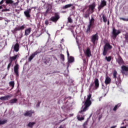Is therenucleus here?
I'll return each mask as SVG.
<instances>
[{
    "instance_id": "f257e3e1",
    "label": "nucleus",
    "mask_w": 128,
    "mask_h": 128,
    "mask_svg": "<svg viewBox=\"0 0 128 128\" xmlns=\"http://www.w3.org/2000/svg\"><path fill=\"white\" fill-rule=\"evenodd\" d=\"M60 18V13L58 12H54V16L50 17V20L52 22H54V24H56Z\"/></svg>"
},
{
    "instance_id": "f03ea898",
    "label": "nucleus",
    "mask_w": 128,
    "mask_h": 128,
    "mask_svg": "<svg viewBox=\"0 0 128 128\" xmlns=\"http://www.w3.org/2000/svg\"><path fill=\"white\" fill-rule=\"evenodd\" d=\"M91 104H92L91 100H86V101L84 102V108H83V110H82L80 112L81 114H82L83 112H86V110H88V108H90V106Z\"/></svg>"
},
{
    "instance_id": "7ed1b4c3",
    "label": "nucleus",
    "mask_w": 128,
    "mask_h": 128,
    "mask_svg": "<svg viewBox=\"0 0 128 128\" xmlns=\"http://www.w3.org/2000/svg\"><path fill=\"white\" fill-rule=\"evenodd\" d=\"M112 46L109 44V43H106L104 48V50L102 52L103 56H106V54H108V51L112 49Z\"/></svg>"
},
{
    "instance_id": "20e7f679",
    "label": "nucleus",
    "mask_w": 128,
    "mask_h": 128,
    "mask_svg": "<svg viewBox=\"0 0 128 128\" xmlns=\"http://www.w3.org/2000/svg\"><path fill=\"white\" fill-rule=\"evenodd\" d=\"M120 30H116V28H113L112 30V38L113 40H116V36L120 34Z\"/></svg>"
},
{
    "instance_id": "39448f33",
    "label": "nucleus",
    "mask_w": 128,
    "mask_h": 128,
    "mask_svg": "<svg viewBox=\"0 0 128 128\" xmlns=\"http://www.w3.org/2000/svg\"><path fill=\"white\" fill-rule=\"evenodd\" d=\"M98 40V32L92 36L91 42H92L93 44H96V41Z\"/></svg>"
},
{
    "instance_id": "423d86ee",
    "label": "nucleus",
    "mask_w": 128,
    "mask_h": 128,
    "mask_svg": "<svg viewBox=\"0 0 128 128\" xmlns=\"http://www.w3.org/2000/svg\"><path fill=\"white\" fill-rule=\"evenodd\" d=\"M94 88L93 90H96L98 88H100V82L98 81V78H95L94 80Z\"/></svg>"
},
{
    "instance_id": "0eeeda50",
    "label": "nucleus",
    "mask_w": 128,
    "mask_h": 128,
    "mask_svg": "<svg viewBox=\"0 0 128 128\" xmlns=\"http://www.w3.org/2000/svg\"><path fill=\"white\" fill-rule=\"evenodd\" d=\"M106 6V1L105 0H102L100 5L98 8V11L100 12V10L103 8H104Z\"/></svg>"
},
{
    "instance_id": "6e6552de",
    "label": "nucleus",
    "mask_w": 128,
    "mask_h": 128,
    "mask_svg": "<svg viewBox=\"0 0 128 128\" xmlns=\"http://www.w3.org/2000/svg\"><path fill=\"white\" fill-rule=\"evenodd\" d=\"M24 25H22V26H18L14 30L12 33L16 34L18 30H24Z\"/></svg>"
},
{
    "instance_id": "1a4fd4ad",
    "label": "nucleus",
    "mask_w": 128,
    "mask_h": 128,
    "mask_svg": "<svg viewBox=\"0 0 128 128\" xmlns=\"http://www.w3.org/2000/svg\"><path fill=\"white\" fill-rule=\"evenodd\" d=\"M18 70H20L18 64H16L14 66V72L16 76H20V74H18Z\"/></svg>"
},
{
    "instance_id": "9d476101",
    "label": "nucleus",
    "mask_w": 128,
    "mask_h": 128,
    "mask_svg": "<svg viewBox=\"0 0 128 128\" xmlns=\"http://www.w3.org/2000/svg\"><path fill=\"white\" fill-rule=\"evenodd\" d=\"M122 68V74H124L125 76H126L128 74V73H126V72H128V67L126 66H123L121 68Z\"/></svg>"
},
{
    "instance_id": "9b49d317",
    "label": "nucleus",
    "mask_w": 128,
    "mask_h": 128,
    "mask_svg": "<svg viewBox=\"0 0 128 128\" xmlns=\"http://www.w3.org/2000/svg\"><path fill=\"white\" fill-rule=\"evenodd\" d=\"M32 114H34V111L32 110H28L24 113V116H29L30 118H32Z\"/></svg>"
},
{
    "instance_id": "f8f14e48",
    "label": "nucleus",
    "mask_w": 128,
    "mask_h": 128,
    "mask_svg": "<svg viewBox=\"0 0 128 128\" xmlns=\"http://www.w3.org/2000/svg\"><path fill=\"white\" fill-rule=\"evenodd\" d=\"M87 58H90L92 56V52L90 48H87L86 52H84Z\"/></svg>"
},
{
    "instance_id": "ddd939ff",
    "label": "nucleus",
    "mask_w": 128,
    "mask_h": 128,
    "mask_svg": "<svg viewBox=\"0 0 128 128\" xmlns=\"http://www.w3.org/2000/svg\"><path fill=\"white\" fill-rule=\"evenodd\" d=\"M38 54H40V52H38V51H36L35 52H34L33 54H32V55L29 57L28 61V62H32V58H34V56H36Z\"/></svg>"
},
{
    "instance_id": "4468645a",
    "label": "nucleus",
    "mask_w": 128,
    "mask_h": 128,
    "mask_svg": "<svg viewBox=\"0 0 128 128\" xmlns=\"http://www.w3.org/2000/svg\"><path fill=\"white\" fill-rule=\"evenodd\" d=\"M52 13V7H48L46 12H43L44 16H46L48 14H50Z\"/></svg>"
},
{
    "instance_id": "2eb2a0df",
    "label": "nucleus",
    "mask_w": 128,
    "mask_h": 128,
    "mask_svg": "<svg viewBox=\"0 0 128 128\" xmlns=\"http://www.w3.org/2000/svg\"><path fill=\"white\" fill-rule=\"evenodd\" d=\"M43 62L45 64H50V58L48 56H46L43 58Z\"/></svg>"
},
{
    "instance_id": "dca6fc26",
    "label": "nucleus",
    "mask_w": 128,
    "mask_h": 128,
    "mask_svg": "<svg viewBox=\"0 0 128 128\" xmlns=\"http://www.w3.org/2000/svg\"><path fill=\"white\" fill-rule=\"evenodd\" d=\"M88 8V10H91L92 12H94V10L96 8V3L90 4Z\"/></svg>"
},
{
    "instance_id": "f3484780",
    "label": "nucleus",
    "mask_w": 128,
    "mask_h": 128,
    "mask_svg": "<svg viewBox=\"0 0 128 128\" xmlns=\"http://www.w3.org/2000/svg\"><path fill=\"white\" fill-rule=\"evenodd\" d=\"M94 24H92L90 23H89V24L88 26V28L86 31V34H90V28H94Z\"/></svg>"
},
{
    "instance_id": "a211bd4d",
    "label": "nucleus",
    "mask_w": 128,
    "mask_h": 128,
    "mask_svg": "<svg viewBox=\"0 0 128 128\" xmlns=\"http://www.w3.org/2000/svg\"><path fill=\"white\" fill-rule=\"evenodd\" d=\"M32 12V9H28L27 10L24 12V14H25L26 18H30V12Z\"/></svg>"
},
{
    "instance_id": "6ab92c4d",
    "label": "nucleus",
    "mask_w": 128,
    "mask_h": 128,
    "mask_svg": "<svg viewBox=\"0 0 128 128\" xmlns=\"http://www.w3.org/2000/svg\"><path fill=\"white\" fill-rule=\"evenodd\" d=\"M18 56H20L18 54L15 55L14 56H10V60H9L10 62H14V60H16V58H18Z\"/></svg>"
},
{
    "instance_id": "aec40b11",
    "label": "nucleus",
    "mask_w": 128,
    "mask_h": 128,
    "mask_svg": "<svg viewBox=\"0 0 128 128\" xmlns=\"http://www.w3.org/2000/svg\"><path fill=\"white\" fill-rule=\"evenodd\" d=\"M117 62H118V64L121 66V64H124V60L120 56L118 57V59L117 60Z\"/></svg>"
},
{
    "instance_id": "412c9836",
    "label": "nucleus",
    "mask_w": 128,
    "mask_h": 128,
    "mask_svg": "<svg viewBox=\"0 0 128 128\" xmlns=\"http://www.w3.org/2000/svg\"><path fill=\"white\" fill-rule=\"evenodd\" d=\"M6 3L7 4H12V6H16L18 4V2L14 3V1L12 0H6Z\"/></svg>"
},
{
    "instance_id": "4be33fe9",
    "label": "nucleus",
    "mask_w": 128,
    "mask_h": 128,
    "mask_svg": "<svg viewBox=\"0 0 128 128\" xmlns=\"http://www.w3.org/2000/svg\"><path fill=\"white\" fill-rule=\"evenodd\" d=\"M14 50L18 52L20 50V44L18 43H16L14 47Z\"/></svg>"
},
{
    "instance_id": "5701e85b",
    "label": "nucleus",
    "mask_w": 128,
    "mask_h": 128,
    "mask_svg": "<svg viewBox=\"0 0 128 128\" xmlns=\"http://www.w3.org/2000/svg\"><path fill=\"white\" fill-rule=\"evenodd\" d=\"M112 80L110 79V78L108 76H106V80L104 81V83L106 85L107 84H110V82H111Z\"/></svg>"
},
{
    "instance_id": "b1692460",
    "label": "nucleus",
    "mask_w": 128,
    "mask_h": 128,
    "mask_svg": "<svg viewBox=\"0 0 128 128\" xmlns=\"http://www.w3.org/2000/svg\"><path fill=\"white\" fill-rule=\"evenodd\" d=\"M10 96H12L7 95L4 96L0 97V100H8Z\"/></svg>"
},
{
    "instance_id": "393cba45",
    "label": "nucleus",
    "mask_w": 128,
    "mask_h": 128,
    "mask_svg": "<svg viewBox=\"0 0 128 128\" xmlns=\"http://www.w3.org/2000/svg\"><path fill=\"white\" fill-rule=\"evenodd\" d=\"M30 32H32V28H28L25 30V32H24V36H28L30 34Z\"/></svg>"
},
{
    "instance_id": "a878e982",
    "label": "nucleus",
    "mask_w": 128,
    "mask_h": 128,
    "mask_svg": "<svg viewBox=\"0 0 128 128\" xmlns=\"http://www.w3.org/2000/svg\"><path fill=\"white\" fill-rule=\"evenodd\" d=\"M100 16H100H102V18L104 22H108V19L106 18V16L104 14H102Z\"/></svg>"
},
{
    "instance_id": "bb28decb",
    "label": "nucleus",
    "mask_w": 128,
    "mask_h": 128,
    "mask_svg": "<svg viewBox=\"0 0 128 128\" xmlns=\"http://www.w3.org/2000/svg\"><path fill=\"white\" fill-rule=\"evenodd\" d=\"M8 122V120H1L0 118V126H2V124H6Z\"/></svg>"
},
{
    "instance_id": "cd10ccee",
    "label": "nucleus",
    "mask_w": 128,
    "mask_h": 128,
    "mask_svg": "<svg viewBox=\"0 0 128 128\" xmlns=\"http://www.w3.org/2000/svg\"><path fill=\"white\" fill-rule=\"evenodd\" d=\"M10 86H12L11 89L10 90H12L14 88V81H11L9 82Z\"/></svg>"
},
{
    "instance_id": "c85d7f7f",
    "label": "nucleus",
    "mask_w": 128,
    "mask_h": 128,
    "mask_svg": "<svg viewBox=\"0 0 128 128\" xmlns=\"http://www.w3.org/2000/svg\"><path fill=\"white\" fill-rule=\"evenodd\" d=\"M18 102V99L14 98V99L10 100L9 101L10 104H16Z\"/></svg>"
},
{
    "instance_id": "c756f323",
    "label": "nucleus",
    "mask_w": 128,
    "mask_h": 128,
    "mask_svg": "<svg viewBox=\"0 0 128 128\" xmlns=\"http://www.w3.org/2000/svg\"><path fill=\"white\" fill-rule=\"evenodd\" d=\"M120 106H121V104H117L115 106H114V108H113V110H114V112H116V110L118 109V108H120Z\"/></svg>"
},
{
    "instance_id": "7c9ffc66",
    "label": "nucleus",
    "mask_w": 128,
    "mask_h": 128,
    "mask_svg": "<svg viewBox=\"0 0 128 128\" xmlns=\"http://www.w3.org/2000/svg\"><path fill=\"white\" fill-rule=\"evenodd\" d=\"M36 124V122H30L28 124V126L29 128H32V126H34V125Z\"/></svg>"
},
{
    "instance_id": "2f4dec72",
    "label": "nucleus",
    "mask_w": 128,
    "mask_h": 128,
    "mask_svg": "<svg viewBox=\"0 0 128 128\" xmlns=\"http://www.w3.org/2000/svg\"><path fill=\"white\" fill-rule=\"evenodd\" d=\"M73 6L72 4H66L64 6H63V8L64 9L68 8H70L71 6Z\"/></svg>"
},
{
    "instance_id": "473e14b6",
    "label": "nucleus",
    "mask_w": 128,
    "mask_h": 128,
    "mask_svg": "<svg viewBox=\"0 0 128 128\" xmlns=\"http://www.w3.org/2000/svg\"><path fill=\"white\" fill-rule=\"evenodd\" d=\"M74 57L72 56H70L68 60V62L70 63V62H74Z\"/></svg>"
},
{
    "instance_id": "72a5a7b5",
    "label": "nucleus",
    "mask_w": 128,
    "mask_h": 128,
    "mask_svg": "<svg viewBox=\"0 0 128 128\" xmlns=\"http://www.w3.org/2000/svg\"><path fill=\"white\" fill-rule=\"evenodd\" d=\"M116 76H118V72H116V70H114L113 72L114 78H116Z\"/></svg>"
},
{
    "instance_id": "f704fd0d",
    "label": "nucleus",
    "mask_w": 128,
    "mask_h": 128,
    "mask_svg": "<svg viewBox=\"0 0 128 128\" xmlns=\"http://www.w3.org/2000/svg\"><path fill=\"white\" fill-rule=\"evenodd\" d=\"M89 24H92L94 25V18L92 17L90 20Z\"/></svg>"
},
{
    "instance_id": "c9c22d12",
    "label": "nucleus",
    "mask_w": 128,
    "mask_h": 128,
    "mask_svg": "<svg viewBox=\"0 0 128 128\" xmlns=\"http://www.w3.org/2000/svg\"><path fill=\"white\" fill-rule=\"evenodd\" d=\"M60 58L62 60L63 62H64V55L62 54H60Z\"/></svg>"
},
{
    "instance_id": "e433bc0d",
    "label": "nucleus",
    "mask_w": 128,
    "mask_h": 128,
    "mask_svg": "<svg viewBox=\"0 0 128 128\" xmlns=\"http://www.w3.org/2000/svg\"><path fill=\"white\" fill-rule=\"evenodd\" d=\"M77 118H78V120H80V122L82 120H84V117L80 118V116H78Z\"/></svg>"
},
{
    "instance_id": "4c0bfd02",
    "label": "nucleus",
    "mask_w": 128,
    "mask_h": 128,
    "mask_svg": "<svg viewBox=\"0 0 128 128\" xmlns=\"http://www.w3.org/2000/svg\"><path fill=\"white\" fill-rule=\"evenodd\" d=\"M12 62H10V63L8 64L7 66V70H10V66H12Z\"/></svg>"
},
{
    "instance_id": "58836bf2",
    "label": "nucleus",
    "mask_w": 128,
    "mask_h": 128,
    "mask_svg": "<svg viewBox=\"0 0 128 128\" xmlns=\"http://www.w3.org/2000/svg\"><path fill=\"white\" fill-rule=\"evenodd\" d=\"M105 58L107 60V62H110V60H112V58L110 56H108V57L106 56Z\"/></svg>"
},
{
    "instance_id": "ea45409f",
    "label": "nucleus",
    "mask_w": 128,
    "mask_h": 128,
    "mask_svg": "<svg viewBox=\"0 0 128 128\" xmlns=\"http://www.w3.org/2000/svg\"><path fill=\"white\" fill-rule=\"evenodd\" d=\"M92 98V94H90L88 96V98L86 100H90V98Z\"/></svg>"
},
{
    "instance_id": "a19ab883",
    "label": "nucleus",
    "mask_w": 128,
    "mask_h": 128,
    "mask_svg": "<svg viewBox=\"0 0 128 128\" xmlns=\"http://www.w3.org/2000/svg\"><path fill=\"white\" fill-rule=\"evenodd\" d=\"M68 22H70V24H72V18H70V17H68Z\"/></svg>"
},
{
    "instance_id": "79ce46f5",
    "label": "nucleus",
    "mask_w": 128,
    "mask_h": 128,
    "mask_svg": "<svg viewBox=\"0 0 128 128\" xmlns=\"http://www.w3.org/2000/svg\"><path fill=\"white\" fill-rule=\"evenodd\" d=\"M120 20H124V22H128V18H120Z\"/></svg>"
},
{
    "instance_id": "37998d69",
    "label": "nucleus",
    "mask_w": 128,
    "mask_h": 128,
    "mask_svg": "<svg viewBox=\"0 0 128 128\" xmlns=\"http://www.w3.org/2000/svg\"><path fill=\"white\" fill-rule=\"evenodd\" d=\"M89 17H90V14H84V18H88Z\"/></svg>"
},
{
    "instance_id": "c03bdc74",
    "label": "nucleus",
    "mask_w": 128,
    "mask_h": 128,
    "mask_svg": "<svg viewBox=\"0 0 128 128\" xmlns=\"http://www.w3.org/2000/svg\"><path fill=\"white\" fill-rule=\"evenodd\" d=\"M45 25L46 26H48V20H45Z\"/></svg>"
},
{
    "instance_id": "a18cd8bd",
    "label": "nucleus",
    "mask_w": 128,
    "mask_h": 128,
    "mask_svg": "<svg viewBox=\"0 0 128 128\" xmlns=\"http://www.w3.org/2000/svg\"><path fill=\"white\" fill-rule=\"evenodd\" d=\"M2 12H10V9L5 8L2 10Z\"/></svg>"
},
{
    "instance_id": "49530a36",
    "label": "nucleus",
    "mask_w": 128,
    "mask_h": 128,
    "mask_svg": "<svg viewBox=\"0 0 128 128\" xmlns=\"http://www.w3.org/2000/svg\"><path fill=\"white\" fill-rule=\"evenodd\" d=\"M94 86V84H90V88H92V87Z\"/></svg>"
},
{
    "instance_id": "de8ad7c7",
    "label": "nucleus",
    "mask_w": 128,
    "mask_h": 128,
    "mask_svg": "<svg viewBox=\"0 0 128 128\" xmlns=\"http://www.w3.org/2000/svg\"><path fill=\"white\" fill-rule=\"evenodd\" d=\"M4 0H2L1 2H0V5L2 4H4Z\"/></svg>"
},
{
    "instance_id": "09e8293b",
    "label": "nucleus",
    "mask_w": 128,
    "mask_h": 128,
    "mask_svg": "<svg viewBox=\"0 0 128 128\" xmlns=\"http://www.w3.org/2000/svg\"><path fill=\"white\" fill-rule=\"evenodd\" d=\"M66 120V118L64 119L63 120H60V122H64V120Z\"/></svg>"
},
{
    "instance_id": "8fccbe9b",
    "label": "nucleus",
    "mask_w": 128,
    "mask_h": 128,
    "mask_svg": "<svg viewBox=\"0 0 128 128\" xmlns=\"http://www.w3.org/2000/svg\"><path fill=\"white\" fill-rule=\"evenodd\" d=\"M40 102H38V104H37V106H40Z\"/></svg>"
},
{
    "instance_id": "3c124183",
    "label": "nucleus",
    "mask_w": 128,
    "mask_h": 128,
    "mask_svg": "<svg viewBox=\"0 0 128 128\" xmlns=\"http://www.w3.org/2000/svg\"><path fill=\"white\" fill-rule=\"evenodd\" d=\"M66 52H67L68 57V58L70 56V53H68V50H67Z\"/></svg>"
},
{
    "instance_id": "603ef678",
    "label": "nucleus",
    "mask_w": 128,
    "mask_h": 128,
    "mask_svg": "<svg viewBox=\"0 0 128 128\" xmlns=\"http://www.w3.org/2000/svg\"><path fill=\"white\" fill-rule=\"evenodd\" d=\"M34 8H36V7H32L31 8H30V10H32V9H34Z\"/></svg>"
},
{
    "instance_id": "864d4df0",
    "label": "nucleus",
    "mask_w": 128,
    "mask_h": 128,
    "mask_svg": "<svg viewBox=\"0 0 128 128\" xmlns=\"http://www.w3.org/2000/svg\"><path fill=\"white\" fill-rule=\"evenodd\" d=\"M74 8H76V7H75L74 6H73L72 7V9L74 10Z\"/></svg>"
},
{
    "instance_id": "5fc2aeb1",
    "label": "nucleus",
    "mask_w": 128,
    "mask_h": 128,
    "mask_svg": "<svg viewBox=\"0 0 128 128\" xmlns=\"http://www.w3.org/2000/svg\"><path fill=\"white\" fill-rule=\"evenodd\" d=\"M2 9V6H0V10Z\"/></svg>"
},
{
    "instance_id": "6e6d98bb",
    "label": "nucleus",
    "mask_w": 128,
    "mask_h": 128,
    "mask_svg": "<svg viewBox=\"0 0 128 128\" xmlns=\"http://www.w3.org/2000/svg\"><path fill=\"white\" fill-rule=\"evenodd\" d=\"M100 118H102V117L101 116H99L98 120H100Z\"/></svg>"
},
{
    "instance_id": "4d7b16f0",
    "label": "nucleus",
    "mask_w": 128,
    "mask_h": 128,
    "mask_svg": "<svg viewBox=\"0 0 128 128\" xmlns=\"http://www.w3.org/2000/svg\"><path fill=\"white\" fill-rule=\"evenodd\" d=\"M120 128H126L124 127V126H122V127H120Z\"/></svg>"
},
{
    "instance_id": "13d9d810",
    "label": "nucleus",
    "mask_w": 128,
    "mask_h": 128,
    "mask_svg": "<svg viewBox=\"0 0 128 128\" xmlns=\"http://www.w3.org/2000/svg\"><path fill=\"white\" fill-rule=\"evenodd\" d=\"M70 116H74V114H70Z\"/></svg>"
},
{
    "instance_id": "bf43d9fd",
    "label": "nucleus",
    "mask_w": 128,
    "mask_h": 128,
    "mask_svg": "<svg viewBox=\"0 0 128 128\" xmlns=\"http://www.w3.org/2000/svg\"><path fill=\"white\" fill-rule=\"evenodd\" d=\"M83 126H84V128H86V125H84V124Z\"/></svg>"
},
{
    "instance_id": "052dcab7",
    "label": "nucleus",
    "mask_w": 128,
    "mask_h": 128,
    "mask_svg": "<svg viewBox=\"0 0 128 128\" xmlns=\"http://www.w3.org/2000/svg\"><path fill=\"white\" fill-rule=\"evenodd\" d=\"M84 62H86V59L84 60Z\"/></svg>"
},
{
    "instance_id": "680f3d73",
    "label": "nucleus",
    "mask_w": 128,
    "mask_h": 128,
    "mask_svg": "<svg viewBox=\"0 0 128 128\" xmlns=\"http://www.w3.org/2000/svg\"><path fill=\"white\" fill-rule=\"evenodd\" d=\"M22 38V35L20 38Z\"/></svg>"
},
{
    "instance_id": "e2e57ef3",
    "label": "nucleus",
    "mask_w": 128,
    "mask_h": 128,
    "mask_svg": "<svg viewBox=\"0 0 128 128\" xmlns=\"http://www.w3.org/2000/svg\"><path fill=\"white\" fill-rule=\"evenodd\" d=\"M116 128V126H112V128Z\"/></svg>"
},
{
    "instance_id": "0e129e2a",
    "label": "nucleus",
    "mask_w": 128,
    "mask_h": 128,
    "mask_svg": "<svg viewBox=\"0 0 128 128\" xmlns=\"http://www.w3.org/2000/svg\"><path fill=\"white\" fill-rule=\"evenodd\" d=\"M48 74H50L48 73V74H46V76H48Z\"/></svg>"
},
{
    "instance_id": "69168bd1",
    "label": "nucleus",
    "mask_w": 128,
    "mask_h": 128,
    "mask_svg": "<svg viewBox=\"0 0 128 128\" xmlns=\"http://www.w3.org/2000/svg\"><path fill=\"white\" fill-rule=\"evenodd\" d=\"M110 24V22H108V24Z\"/></svg>"
},
{
    "instance_id": "338daca9",
    "label": "nucleus",
    "mask_w": 128,
    "mask_h": 128,
    "mask_svg": "<svg viewBox=\"0 0 128 128\" xmlns=\"http://www.w3.org/2000/svg\"><path fill=\"white\" fill-rule=\"evenodd\" d=\"M116 84H118L117 82H116Z\"/></svg>"
},
{
    "instance_id": "774afa93",
    "label": "nucleus",
    "mask_w": 128,
    "mask_h": 128,
    "mask_svg": "<svg viewBox=\"0 0 128 128\" xmlns=\"http://www.w3.org/2000/svg\"><path fill=\"white\" fill-rule=\"evenodd\" d=\"M120 79H118V80Z\"/></svg>"
}]
</instances>
